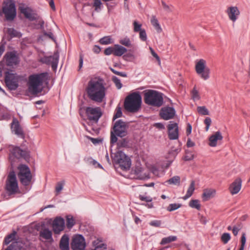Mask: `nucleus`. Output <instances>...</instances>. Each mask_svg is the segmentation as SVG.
<instances>
[{
  "instance_id": "obj_1",
  "label": "nucleus",
  "mask_w": 250,
  "mask_h": 250,
  "mask_svg": "<svg viewBox=\"0 0 250 250\" xmlns=\"http://www.w3.org/2000/svg\"><path fill=\"white\" fill-rule=\"evenodd\" d=\"M85 91L88 97L97 103H102L105 99L106 88L103 80L100 78L91 79L87 83Z\"/></svg>"
},
{
  "instance_id": "obj_2",
  "label": "nucleus",
  "mask_w": 250,
  "mask_h": 250,
  "mask_svg": "<svg viewBox=\"0 0 250 250\" xmlns=\"http://www.w3.org/2000/svg\"><path fill=\"white\" fill-rule=\"evenodd\" d=\"M48 73H41L30 75L28 78V90L29 93L37 95L43 89V83L47 80Z\"/></svg>"
},
{
  "instance_id": "obj_3",
  "label": "nucleus",
  "mask_w": 250,
  "mask_h": 250,
  "mask_svg": "<svg viewBox=\"0 0 250 250\" xmlns=\"http://www.w3.org/2000/svg\"><path fill=\"white\" fill-rule=\"evenodd\" d=\"M180 149L179 148L175 149L169 151L168 156H167L166 158L167 159V161L164 162L161 166L159 165L152 166L150 168L151 172L156 177H160L164 175L165 173V169L167 168L172 163L176 155L180 152Z\"/></svg>"
},
{
  "instance_id": "obj_4",
  "label": "nucleus",
  "mask_w": 250,
  "mask_h": 250,
  "mask_svg": "<svg viewBox=\"0 0 250 250\" xmlns=\"http://www.w3.org/2000/svg\"><path fill=\"white\" fill-rule=\"evenodd\" d=\"M142 104V97L139 92H133L127 96L125 101V108L134 113L139 110Z\"/></svg>"
},
{
  "instance_id": "obj_5",
  "label": "nucleus",
  "mask_w": 250,
  "mask_h": 250,
  "mask_svg": "<svg viewBox=\"0 0 250 250\" xmlns=\"http://www.w3.org/2000/svg\"><path fill=\"white\" fill-rule=\"evenodd\" d=\"M144 101L148 105L160 107L163 104V94L155 90H149L145 93Z\"/></svg>"
},
{
  "instance_id": "obj_6",
  "label": "nucleus",
  "mask_w": 250,
  "mask_h": 250,
  "mask_svg": "<svg viewBox=\"0 0 250 250\" xmlns=\"http://www.w3.org/2000/svg\"><path fill=\"white\" fill-rule=\"evenodd\" d=\"M113 162L118 165L123 170L128 169L131 165L130 158L122 151H118L112 154Z\"/></svg>"
},
{
  "instance_id": "obj_7",
  "label": "nucleus",
  "mask_w": 250,
  "mask_h": 250,
  "mask_svg": "<svg viewBox=\"0 0 250 250\" xmlns=\"http://www.w3.org/2000/svg\"><path fill=\"white\" fill-rule=\"evenodd\" d=\"M195 70L197 74L203 80H207L210 77V70L207 65L205 60L201 59L195 62Z\"/></svg>"
},
{
  "instance_id": "obj_8",
  "label": "nucleus",
  "mask_w": 250,
  "mask_h": 250,
  "mask_svg": "<svg viewBox=\"0 0 250 250\" xmlns=\"http://www.w3.org/2000/svg\"><path fill=\"white\" fill-rule=\"evenodd\" d=\"M2 10L7 21H13L16 16V6L12 0L4 1Z\"/></svg>"
},
{
  "instance_id": "obj_9",
  "label": "nucleus",
  "mask_w": 250,
  "mask_h": 250,
  "mask_svg": "<svg viewBox=\"0 0 250 250\" xmlns=\"http://www.w3.org/2000/svg\"><path fill=\"white\" fill-rule=\"evenodd\" d=\"M5 189L9 194H14L17 192L19 187L16 176L14 171L10 172L8 175Z\"/></svg>"
},
{
  "instance_id": "obj_10",
  "label": "nucleus",
  "mask_w": 250,
  "mask_h": 250,
  "mask_svg": "<svg viewBox=\"0 0 250 250\" xmlns=\"http://www.w3.org/2000/svg\"><path fill=\"white\" fill-rule=\"evenodd\" d=\"M18 169L19 172L18 175L21 183L24 186L29 185L32 180V175L28 167L21 165L18 167Z\"/></svg>"
},
{
  "instance_id": "obj_11",
  "label": "nucleus",
  "mask_w": 250,
  "mask_h": 250,
  "mask_svg": "<svg viewBox=\"0 0 250 250\" xmlns=\"http://www.w3.org/2000/svg\"><path fill=\"white\" fill-rule=\"evenodd\" d=\"M130 174L133 178L137 179L145 180L149 178L147 169L143 167L140 163L132 168Z\"/></svg>"
},
{
  "instance_id": "obj_12",
  "label": "nucleus",
  "mask_w": 250,
  "mask_h": 250,
  "mask_svg": "<svg viewBox=\"0 0 250 250\" xmlns=\"http://www.w3.org/2000/svg\"><path fill=\"white\" fill-rule=\"evenodd\" d=\"M128 126L121 120L117 121L113 127L114 133L118 136L124 137L127 134Z\"/></svg>"
},
{
  "instance_id": "obj_13",
  "label": "nucleus",
  "mask_w": 250,
  "mask_h": 250,
  "mask_svg": "<svg viewBox=\"0 0 250 250\" xmlns=\"http://www.w3.org/2000/svg\"><path fill=\"white\" fill-rule=\"evenodd\" d=\"M86 246L83 236L77 234L73 236L71 242V248L73 250H84Z\"/></svg>"
},
{
  "instance_id": "obj_14",
  "label": "nucleus",
  "mask_w": 250,
  "mask_h": 250,
  "mask_svg": "<svg viewBox=\"0 0 250 250\" xmlns=\"http://www.w3.org/2000/svg\"><path fill=\"white\" fill-rule=\"evenodd\" d=\"M85 112L88 119L97 123L101 117L102 113L99 107H88L86 108Z\"/></svg>"
},
{
  "instance_id": "obj_15",
  "label": "nucleus",
  "mask_w": 250,
  "mask_h": 250,
  "mask_svg": "<svg viewBox=\"0 0 250 250\" xmlns=\"http://www.w3.org/2000/svg\"><path fill=\"white\" fill-rule=\"evenodd\" d=\"M18 77L12 73H8L5 75V82L10 90H15L18 87Z\"/></svg>"
},
{
  "instance_id": "obj_16",
  "label": "nucleus",
  "mask_w": 250,
  "mask_h": 250,
  "mask_svg": "<svg viewBox=\"0 0 250 250\" xmlns=\"http://www.w3.org/2000/svg\"><path fill=\"white\" fill-rule=\"evenodd\" d=\"M59 58V53L58 52H55L53 56H44L41 58L40 61L43 63L51 64L52 69L55 70L57 68Z\"/></svg>"
},
{
  "instance_id": "obj_17",
  "label": "nucleus",
  "mask_w": 250,
  "mask_h": 250,
  "mask_svg": "<svg viewBox=\"0 0 250 250\" xmlns=\"http://www.w3.org/2000/svg\"><path fill=\"white\" fill-rule=\"evenodd\" d=\"M11 131L13 133L16 135L19 138L24 139L25 134L19 122L16 118H13L11 124Z\"/></svg>"
},
{
  "instance_id": "obj_18",
  "label": "nucleus",
  "mask_w": 250,
  "mask_h": 250,
  "mask_svg": "<svg viewBox=\"0 0 250 250\" xmlns=\"http://www.w3.org/2000/svg\"><path fill=\"white\" fill-rule=\"evenodd\" d=\"M226 13L229 20L233 23L238 19L240 15V10L236 6L228 7L226 10Z\"/></svg>"
},
{
  "instance_id": "obj_19",
  "label": "nucleus",
  "mask_w": 250,
  "mask_h": 250,
  "mask_svg": "<svg viewBox=\"0 0 250 250\" xmlns=\"http://www.w3.org/2000/svg\"><path fill=\"white\" fill-rule=\"evenodd\" d=\"M64 220L61 217H57L52 223V228L55 234H59L64 228Z\"/></svg>"
},
{
  "instance_id": "obj_20",
  "label": "nucleus",
  "mask_w": 250,
  "mask_h": 250,
  "mask_svg": "<svg viewBox=\"0 0 250 250\" xmlns=\"http://www.w3.org/2000/svg\"><path fill=\"white\" fill-rule=\"evenodd\" d=\"M175 115V110L172 107L166 106L163 107L160 112L161 117L165 120L172 119Z\"/></svg>"
},
{
  "instance_id": "obj_21",
  "label": "nucleus",
  "mask_w": 250,
  "mask_h": 250,
  "mask_svg": "<svg viewBox=\"0 0 250 250\" xmlns=\"http://www.w3.org/2000/svg\"><path fill=\"white\" fill-rule=\"evenodd\" d=\"M168 135L170 140H176L178 138V126L176 123L170 122L168 127Z\"/></svg>"
},
{
  "instance_id": "obj_22",
  "label": "nucleus",
  "mask_w": 250,
  "mask_h": 250,
  "mask_svg": "<svg viewBox=\"0 0 250 250\" xmlns=\"http://www.w3.org/2000/svg\"><path fill=\"white\" fill-rule=\"evenodd\" d=\"M19 9L21 13L30 21H34L36 19V15L32 12V10L24 4H21Z\"/></svg>"
},
{
  "instance_id": "obj_23",
  "label": "nucleus",
  "mask_w": 250,
  "mask_h": 250,
  "mask_svg": "<svg viewBox=\"0 0 250 250\" xmlns=\"http://www.w3.org/2000/svg\"><path fill=\"white\" fill-rule=\"evenodd\" d=\"M242 187V181L240 178L236 179L229 186V190L232 195L238 193Z\"/></svg>"
},
{
  "instance_id": "obj_24",
  "label": "nucleus",
  "mask_w": 250,
  "mask_h": 250,
  "mask_svg": "<svg viewBox=\"0 0 250 250\" xmlns=\"http://www.w3.org/2000/svg\"><path fill=\"white\" fill-rule=\"evenodd\" d=\"M223 139V136L220 131H217L213 134L209 138L208 145L211 147H215L217 146V141Z\"/></svg>"
},
{
  "instance_id": "obj_25",
  "label": "nucleus",
  "mask_w": 250,
  "mask_h": 250,
  "mask_svg": "<svg viewBox=\"0 0 250 250\" xmlns=\"http://www.w3.org/2000/svg\"><path fill=\"white\" fill-rule=\"evenodd\" d=\"M69 236L67 234H64L61 238L60 242V248L61 250H69Z\"/></svg>"
},
{
  "instance_id": "obj_26",
  "label": "nucleus",
  "mask_w": 250,
  "mask_h": 250,
  "mask_svg": "<svg viewBox=\"0 0 250 250\" xmlns=\"http://www.w3.org/2000/svg\"><path fill=\"white\" fill-rule=\"evenodd\" d=\"M216 194V190L214 189L209 188L204 190L202 195L203 200L205 201H208L214 197Z\"/></svg>"
},
{
  "instance_id": "obj_27",
  "label": "nucleus",
  "mask_w": 250,
  "mask_h": 250,
  "mask_svg": "<svg viewBox=\"0 0 250 250\" xmlns=\"http://www.w3.org/2000/svg\"><path fill=\"white\" fill-rule=\"evenodd\" d=\"M40 236L46 240H53L52 231L48 229H44L40 232Z\"/></svg>"
},
{
  "instance_id": "obj_28",
  "label": "nucleus",
  "mask_w": 250,
  "mask_h": 250,
  "mask_svg": "<svg viewBox=\"0 0 250 250\" xmlns=\"http://www.w3.org/2000/svg\"><path fill=\"white\" fill-rule=\"evenodd\" d=\"M127 49L120 45L116 44L114 47V55L116 56H121L126 52Z\"/></svg>"
},
{
  "instance_id": "obj_29",
  "label": "nucleus",
  "mask_w": 250,
  "mask_h": 250,
  "mask_svg": "<svg viewBox=\"0 0 250 250\" xmlns=\"http://www.w3.org/2000/svg\"><path fill=\"white\" fill-rule=\"evenodd\" d=\"M7 62L9 64H16L18 62V57L13 52H10L7 54Z\"/></svg>"
},
{
  "instance_id": "obj_30",
  "label": "nucleus",
  "mask_w": 250,
  "mask_h": 250,
  "mask_svg": "<svg viewBox=\"0 0 250 250\" xmlns=\"http://www.w3.org/2000/svg\"><path fill=\"white\" fill-rule=\"evenodd\" d=\"M7 33L11 38H21V33L13 28H9L7 30Z\"/></svg>"
},
{
  "instance_id": "obj_31",
  "label": "nucleus",
  "mask_w": 250,
  "mask_h": 250,
  "mask_svg": "<svg viewBox=\"0 0 250 250\" xmlns=\"http://www.w3.org/2000/svg\"><path fill=\"white\" fill-rule=\"evenodd\" d=\"M195 190V183L192 181L187 191L186 194L183 197L184 200H187L193 194Z\"/></svg>"
},
{
  "instance_id": "obj_32",
  "label": "nucleus",
  "mask_w": 250,
  "mask_h": 250,
  "mask_svg": "<svg viewBox=\"0 0 250 250\" xmlns=\"http://www.w3.org/2000/svg\"><path fill=\"white\" fill-rule=\"evenodd\" d=\"M151 23L155 28L157 32L160 33L162 31V29L161 27V26L155 16H152L151 19Z\"/></svg>"
},
{
  "instance_id": "obj_33",
  "label": "nucleus",
  "mask_w": 250,
  "mask_h": 250,
  "mask_svg": "<svg viewBox=\"0 0 250 250\" xmlns=\"http://www.w3.org/2000/svg\"><path fill=\"white\" fill-rule=\"evenodd\" d=\"M166 183L173 185H179L180 184V177L179 176H175L166 181Z\"/></svg>"
},
{
  "instance_id": "obj_34",
  "label": "nucleus",
  "mask_w": 250,
  "mask_h": 250,
  "mask_svg": "<svg viewBox=\"0 0 250 250\" xmlns=\"http://www.w3.org/2000/svg\"><path fill=\"white\" fill-rule=\"evenodd\" d=\"M177 239V238L176 236H169L167 237H164L162 239L160 244L162 245H166L176 241Z\"/></svg>"
},
{
  "instance_id": "obj_35",
  "label": "nucleus",
  "mask_w": 250,
  "mask_h": 250,
  "mask_svg": "<svg viewBox=\"0 0 250 250\" xmlns=\"http://www.w3.org/2000/svg\"><path fill=\"white\" fill-rule=\"evenodd\" d=\"M93 7L95 8V11L100 12L103 7V4L101 0H93Z\"/></svg>"
},
{
  "instance_id": "obj_36",
  "label": "nucleus",
  "mask_w": 250,
  "mask_h": 250,
  "mask_svg": "<svg viewBox=\"0 0 250 250\" xmlns=\"http://www.w3.org/2000/svg\"><path fill=\"white\" fill-rule=\"evenodd\" d=\"M75 221L71 215H68L66 217V226L67 228L71 229L75 225Z\"/></svg>"
},
{
  "instance_id": "obj_37",
  "label": "nucleus",
  "mask_w": 250,
  "mask_h": 250,
  "mask_svg": "<svg viewBox=\"0 0 250 250\" xmlns=\"http://www.w3.org/2000/svg\"><path fill=\"white\" fill-rule=\"evenodd\" d=\"M119 42L126 47H130L131 46V42L130 39L127 37H125L120 39Z\"/></svg>"
},
{
  "instance_id": "obj_38",
  "label": "nucleus",
  "mask_w": 250,
  "mask_h": 250,
  "mask_svg": "<svg viewBox=\"0 0 250 250\" xmlns=\"http://www.w3.org/2000/svg\"><path fill=\"white\" fill-rule=\"evenodd\" d=\"M182 205L179 203L170 204L167 207V210L168 211L171 212L179 208Z\"/></svg>"
},
{
  "instance_id": "obj_39",
  "label": "nucleus",
  "mask_w": 250,
  "mask_h": 250,
  "mask_svg": "<svg viewBox=\"0 0 250 250\" xmlns=\"http://www.w3.org/2000/svg\"><path fill=\"white\" fill-rule=\"evenodd\" d=\"M133 31L134 32H139L141 30L144 29L142 28V25L139 23L137 21L134 20L133 21Z\"/></svg>"
},
{
  "instance_id": "obj_40",
  "label": "nucleus",
  "mask_w": 250,
  "mask_h": 250,
  "mask_svg": "<svg viewBox=\"0 0 250 250\" xmlns=\"http://www.w3.org/2000/svg\"><path fill=\"white\" fill-rule=\"evenodd\" d=\"M189 206L191 208L198 210H199L201 207L199 201L198 200H191L189 203Z\"/></svg>"
},
{
  "instance_id": "obj_41",
  "label": "nucleus",
  "mask_w": 250,
  "mask_h": 250,
  "mask_svg": "<svg viewBox=\"0 0 250 250\" xmlns=\"http://www.w3.org/2000/svg\"><path fill=\"white\" fill-rule=\"evenodd\" d=\"M231 238L230 235L229 233H224L221 237V241L224 244H227Z\"/></svg>"
},
{
  "instance_id": "obj_42",
  "label": "nucleus",
  "mask_w": 250,
  "mask_h": 250,
  "mask_svg": "<svg viewBox=\"0 0 250 250\" xmlns=\"http://www.w3.org/2000/svg\"><path fill=\"white\" fill-rule=\"evenodd\" d=\"M198 113L203 115H209V111L205 106H198L197 107Z\"/></svg>"
},
{
  "instance_id": "obj_43",
  "label": "nucleus",
  "mask_w": 250,
  "mask_h": 250,
  "mask_svg": "<svg viewBox=\"0 0 250 250\" xmlns=\"http://www.w3.org/2000/svg\"><path fill=\"white\" fill-rule=\"evenodd\" d=\"M162 4L164 10L168 13L173 11L174 7L172 5H167L164 1H162Z\"/></svg>"
},
{
  "instance_id": "obj_44",
  "label": "nucleus",
  "mask_w": 250,
  "mask_h": 250,
  "mask_svg": "<svg viewBox=\"0 0 250 250\" xmlns=\"http://www.w3.org/2000/svg\"><path fill=\"white\" fill-rule=\"evenodd\" d=\"M191 96L193 100L194 101L199 100L200 98L199 92L195 87H194L191 91Z\"/></svg>"
},
{
  "instance_id": "obj_45",
  "label": "nucleus",
  "mask_w": 250,
  "mask_h": 250,
  "mask_svg": "<svg viewBox=\"0 0 250 250\" xmlns=\"http://www.w3.org/2000/svg\"><path fill=\"white\" fill-rule=\"evenodd\" d=\"M64 184L65 183L63 181L57 183L55 188V191L57 194H59L62 190Z\"/></svg>"
},
{
  "instance_id": "obj_46",
  "label": "nucleus",
  "mask_w": 250,
  "mask_h": 250,
  "mask_svg": "<svg viewBox=\"0 0 250 250\" xmlns=\"http://www.w3.org/2000/svg\"><path fill=\"white\" fill-rule=\"evenodd\" d=\"M16 232H14L7 235L4 240V242L6 245L9 244L14 239Z\"/></svg>"
},
{
  "instance_id": "obj_47",
  "label": "nucleus",
  "mask_w": 250,
  "mask_h": 250,
  "mask_svg": "<svg viewBox=\"0 0 250 250\" xmlns=\"http://www.w3.org/2000/svg\"><path fill=\"white\" fill-rule=\"evenodd\" d=\"M112 80L114 82V84H115L116 87L118 89H121L122 87V84L121 82V81L119 79H118L116 76H113L112 78Z\"/></svg>"
},
{
  "instance_id": "obj_48",
  "label": "nucleus",
  "mask_w": 250,
  "mask_h": 250,
  "mask_svg": "<svg viewBox=\"0 0 250 250\" xmlns=\"http://www.w3.org/2000/svg\"><path fill=\"white\" fill-rule=\"evenodd\" d=\"M111 39L110 37L106 36L101 39L100 40V42L102 44L106 45L111 43Z\"/></svg>"
},
{
  "instance_id": "obj_49",
  "label": "nucleus",
  "mask_w": 250,
  "mask_h": 250,
  "mask_svg": "<svg viewBox=\"0 0 250 250\" xmlns=\"http://www.w3.org/2000/svg\"><path fill=\"white\" fill-rule=\"evenodd\" d=\"M128 142L126 139H124L119 141L117 142L118 146L120 147H125L128 146Z\"/></svg>"
},
{
  "instance_id": "obj_50",
  "label": "nucleus",
  "mask_w": 250,
  "mask_h": 250,
  "mask_svg": "<svg viewBox=\"0 0 250 250\" xmlns=\"http://www.w3.org/2000/svg\"><path fill=\"white\" fill-rule=\"evenodd\" d=\"M139 38L143 42H146L147 40V35L145 29L139 32Z\"/></svg>"
},
{
  "instance_id": "obj_51",
  "label": "nucleus",
  "mask_w": 250,
  "mask_h": 250,
  "mask_svg": "<svg viewBox=\"0 0 250 250\" xmlns=\"http://www.w3.org/2000/svg\"><path fill=\"white\" fill-rule=\"evenodd\" d=\"M150 226L154 227H160L162 225V221L158 220H154L149 223Z\"/></svg>"
},
{
  "instance_id": "obj_52",
  "label": "nucleus",
  "mask_w": 250,
  "mask_h": 250,
  "mask_svg": "<svg viewBox=\"0 0 250 250\" xmlns=\"http://www.w3.org/2000/svg\"><path fill=\"white\" fill-rule=\"evenodd\" d=\"M139 198L142 201H145L146 202H151L152 201V198L150 196H146L143 195H139Z\"/></svg>"
},
{
  "instance_id": "obj_53",
  "label": "nucleus",
  "mask_w": 250,
  "mask_h": 250,
  "mask_svg": "<svg viewBox=\"0 0 250 250\" xmlns=\"http://www.w3.org/2000/svg\"><path fill=\"white\" fill-rule=\"evenodd\" d=\"M122 115V112L121 110V108L120 107H117L116 109V113L114 115L113 119H115L116 118H120Z\"/></svg>"
},
{
  "instance_id": "obj_54",
  "label": "nucleus",
  "mask_w": 250,
  "mask_h": 250,
  "mask_svg": "<svg viewBox=\"0 0 250 250\" xmlns=\"http://www.w3.org/2000/svg\"><path fill=\"white\" fill-rule=\"evenodd\" d=\"M194 158V155L191 152H188L186 151V154L184 156V159L185 161H190Z\"/></svg>"
},
{
  "instance_id": "obj_55",
  "label": "nucleus",
  "mask_w": 250,
  "mask_h": 250,
  "mask_svg": "<svg viewBox=\"0 0 250 250\" xmlns=\"http://www.w3.org/2000/svg\"><path fill=\"white\" fill-rule=\"evenodd\" d=\"M149 49L151 52V55L156 58L157 61L160 64L161 61L157 53L154 51L152 47H149Z\"/></svg>"
},
{
  "instance_id": "obj_56",
  "label": "nucleus",
  "mask_w": 250,
  "mask_h": 250,
  "mask_svg": "<svg viewBox=\"0 0 250 250\" xmlns=\"http://www.w3.org/2000/svg\"><path fill=\"white\" fill-rule=\"evenodd\" d=\"M117 138L116 137V135L113 133V132H111V137H110V143L111 144H114L116 143H117Z\"/></svg>"
},
{
  "instance_id": "obj_57",
  "label": "nucleus",
  "mask_w": 250,
  "mask_h": 250,
  "mask_svg": "<svg viewBox=\"0 0 250 250\" xmlns=\"http://www.w3.org/2000/svg\"><path fill=\"white\" fill-rule=\"evenodd\" d=\"M204 123L206 125V130L208 131L209 129V127L210 125H211V120L210 118L207 117L204 121Z\"/></svg>"
},
{
  "instance_id": "obj_58",
  "label": "nucleus",
  "mask_w": 250,
  "mask_h": 250,
  "mask_svg": "<svg viewBox=\"0 0 250 250\" xmlns=\"http://www.w3.org/2000/svg\"><path fill=\"white\" fill-rule=\"evenodd\" d=\"M18 244L17 242H13L5 250H18L17 248Z\"/></svg>"
},
{
  "instance_id": "obj_59",
  "label": "nucleus",
  "mask_w": 250,
  "mask_h": 250,
  "mask_svg": "<svg viewBox=\"0 0 250 250\" xmlns=\"http://www.w3.org/2000/svg\"><path fill=\"white\" fill-rule=\"evenodd\" d=\"M104 53L106 55H109L111 54H114V47H109L106 48L104 50Z\"/></svg>"
},
{
  "instance_id": "obj_60",
  "label": "nucleus",
  "mask_w": 250,
  "mask_h": 250,
  "mask_svg": "<svg viewBox=\"0 0 250 250\" xmlns=\"http://www.w3.org/2000/svg\"><path fill=\"white\" fill-rule=\"evenodd\" d=\"M110 70L115 74H116L117 75L121 76H122L124 77H126V74L125 73L117 71L112 68H110Z\"/></svg>"
},
{
  "instance_id": "obj_61",
  "label": "nucleus",
  "mask_w": 250,
  "mask_h": 250,
  "mask_svg": "<svg viewBox=\"0 0 250 250\" xmlns=\"http://www.w3.org/2000/svg\"><path fill=\"white\" fill-rule=\"evenodd\" d=\"M246 235L244 233L242 234V237H241V246L245 247V244H246Z\"/></svg>"
},
{
  "instance_id": "obj_62",
  "label": "nucleus",
  "mask_w": 250,
  "mask_h": 250,
  "mask_svg": "<svg viewBox=\"0 0 250 250\" xmlns=\"http://www.w3.org/2000/svg\"><path fill=\"white\" fill-rule=\"evenodd\" d=\"M240 228L236 227V226H234L232 229V233L234 234V235L236 236L238 234V232L240 230Z\"/></svg>"
},
{
  "instance_id": "obj_63",
  "label": "nucleus",
  "mask_w": 250,
  "mask_h": 250,
  "mask_svg": "<svg viewBox=\"0 0 250 250\" xmlns=\"http://www.w3.org/2000/svg\"><path fill=\"white\" fill-rule=\"evenodd\" d=\"M154 126L156 127L157 128H159L160 129H163L165 128V126L164 125L160 123H155L154 125Z\"/></svg>"
},
{
  "instance_id": "obj_64",
  "label": "nucleus",
  "mask_w": 250,
  "mask_h": 250,
  "mask_svg": "<svg viewBox=\"0 0 250 250\" xmlns=\"http://www.w3.org/2000/svg\"><path fill=\"white\" fill-rule=\"evenodd\" d=\"M44 35L45 36L48 37L50 39H52L54 41H55V39L54 38V35H53V33L52 32H48V33L44 32Z\"/></svg>"
}]
</instances>
